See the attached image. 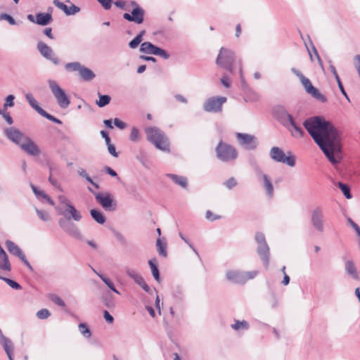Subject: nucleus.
Here are the masks:
<instances>
[{
	"label": "nucleus",
	"mask_w": 360,
	"mask_h": 360,
	"mask_svg": "<svg viewBox=\"0 0 360 360\" xmlns=\"http://www.w3.org/2000/svg\"><path fill=\"white\" fill-rule=\"evenodd\" d=\"M345 271L353 279L359 281V276L357 272L356 267L354 262L352 260L345 261Z\"/></svg>",
	"instance_id": "23"
},
{
	"label": "nucleus",
	"mask_w": 360,
	"mask_h": 360,
	"mask_svg": "<svg viewBox=\"0 0 360 360\" xmlns=\"http://www.w3.org/2000/svg\"><path fill=\"white\" fill-rule=\"evenodd\" d=\"M236 56L233 51L221 47L216 59V64L230 73L234 72Z\"/></svg>",
	"instance_id": "3"
},
{
	"label": "nucleus",
	"mask_w": 360,
	"mask_h": 360,
	"mask_svg": "<svg viewBox=\"0 0 360 360\" xmlns=\"http://www.w3.org/2000/svg\"><path fill=\"white\" fill-rule=\"evenodd\" d=\"M20 148L32 156H38L40 154V150L35 143L29 137L20 146Z\"/></svg>",
	"instance_id": "17"
},
{
	"label": "nucleus",
	"mask_w": 360,
	"mask_h": 360,
	"mask_svg": "<svg viewBox=\"0 0 360 360\" xmlns=\"http://www.w3.org/2000/svg\"><path fill=\"white\" fill-rule=\"evenodd\" d=\"M4 134L8 139L20 147L27 138L22 132L15 127L5 129Z\"/></svg>",
	"instance_id": "11"
},
{
	"label": "nucleus",
	"mask_w": 360,
	"mask_h": 360,
	"mask_svg": "<svg viewBox=\"0 0 360 360\" xmlns=\"http://www.w3.org/2000/svg\"><path fill=\"white\" fill-rule=\"evenodd\" d=\"M159 47L153 44L151 42L145 41L141 44L140 51L146 54L156 55Z\"/></svg>",
	"instance_id": "26"
},
{
	"label": "nucleus",
	"mask_w": 360,
	"mask_h": 360,
	"mask_svg": "<svg viewBox=\"0 0 360 360\" xmlns=\"http://www.w3.org/2000/svg\"><path fill=\"white\" fill-rule=\"evenodd\" d=\"M311 95L316 98V100L321 101V103H326L328 99L326 96L321 93L316 88L315 90L311 94Z\"/></svg>",
	"instance_id": "42"
},
{
	"label": "nucleus",
	"mask_w": 360,
	"mask_h": 360,
	"mask_svg": "<svg viewBox=\"0 0 360 360\" xmlns=\"http://www.w3.org/2000/svg\"><path fill=\"white\" fill-rule=\"evenodd\" d=\"M0 279L4 281L13 289L20 290L22 288L18 283L11 278L0 276Z\"/></svg>",
	"instance_id": "40"
},
{
	"label": "nucleus",
	"mask_w": 360,
	"mask_h": 360,
	"mask_svg": "<svg viewBox=\"0 0 360 360\" xmlns=\"http://www.w3.org/2000/svg\"><path fill=\"white\" fill-rule=\"evenodd\" d=\"M158 253L160 256L166 257L167 256L166 244L162 243L160 238L156 241Z\"/></svg>",
	"instance_id": "39"
},
{
	"label": "nucleus",
	"mask_w": 360,
	"mask_h": 360,
	"mask_svg": "<svg viewBox=\"0 0 360 360\" xmlns=\"http://www.w3.org/2000/svg\"><path fill=\"white\" fill-rule=\"evenodd\" d=\"M95 198L97 202L106 211L112 212L117 208V203L109 193H95Z\"/></svg>",
	"instance_id": "10"
},
{
	"label": "nucleus",
	"mask_w": 360,
	"mask_h": 360,
	"mask_svg": "<svg viewBox=\"0 0 360 360\" xmlns=\"http://www.w3.org/2000/svg\"><path fill=\"white\" fill-rule=\"evenodd\" d=\"M26 101L29 103L31 107L34 109L39 115L44 110L39 105L37 100L31 94H27L25 96Z\"/></svg>",
	"instance_id": "29"
},
{
	"label": "nucleus",
	"mask_w": 360,
	"mask_h": 360,
	"mask_svg": "<svg viewBox=\"0 0 360 360\" xmlns=\"http://www.w3.org/2000/svg\"><path fill=\"white\" fill-rule=\"evenodd\" d=\"M311 221L316 230L321 233L323 231V212L321 207H317L312 211Z\"/></svg>",
	"instance_id": "15"
},
{
	"label": "nucleus",
	"mask_w": 360,
	"mask_h": 360,
	"mask_svg": "<svg viewBox=\"0 0 360 360\" xmlns=\"http://www.w3.org/2000/svg\"><path fill=\"white\" fill-rule=\"evenodd\" d=\"M6 247L11 255H13L18 258L24 254L22 250L11 240H8L6 241Z\"/></svg>",
	"instance_id": "25"
},
{
	"label": "nucleus",
	"mask_w": 360,
	"mask_h": 360,
	"mask_svg": "<svg viewBox=\"0 0 360 360\" xmlns=\"http://www.w3.org/2000/svg\"><path fill=\"white\" fill-rule=\"evenodd\" d=\"M48 83L53 95L56 99L58 105L61 108H67L70 103L69 96L55 80L49 79Z\"/></svg>",
	"instance_id": "5"
},
{
	"label": "nucleus",
	"mask_w": 360,
	"mask_h": 360,
	"mask_svg": "<svg viewBox=\"0 0 360 360\" xmlns=\"http://www.w3.org/2000/svg\"><path fill=\"white\" fill-rule=\"evenodd\" d=\"M236 138L239 141L241 146H244L247 150H255L257 147V141L255 136L244 134L237 133Z\"/></svg>",
	"instance_id": "14"
},
{
	"label": "nucleus",
	"mask_w": 360,
	"mask_h": 360,
	"mask_svg": "<svg viewBox=\"0 0 360 360\" xmlns=\"http://www.w3.org/2000/svg\"><path fill=\"white\" fill-rule=\"evenodd\" d=\"M79 75L81 78L86 82L91 81L96 77V75L91 70L83 65L79 72Z\"/></svg>",
	"instance_id": "27"
},
{
	"label": "nucleus",
	"mask_w": 360,
	"mask_h": 360,
	"mask_svg": "<svg viewBox=\"0 0 360 360\" xmlns=\"http://www.w3.org/2000/svg\"><path fill=\"white\" fill-rule=\"evenodd\" d=\"M108 146V150L110 155H112L115 158L118 157V153L116 151V148L115 145L112 144L111 143L109 144H107Z\"/></svg>",
	"instance_id": "58"
},
{
	"label": "nucleus",
	"mask_w": 360,
	"mask_h": 360,
	"mask_svg": "<svg viewBox=\"0 0 360 360\" xmlns=\"http://www.w3.org/2000/svg\"><path fill=\"white\" fill-rule=\"evenodd\" d=\"M307 39H308V40H309V42L310 46H311V47L312 51L314 52V55L316 56V58H317V60H318V61H319V63L320 66H321V68H323V61H322V60H321V57L319 56V53H318V51H317V50H316V47L314 46V44H313V42H312V41H311V39H310V37H309V35H307Z\"/></svg>",
	"instance_id": "45"
},
{
	"label": "nucleus",
	"mask_w": 360,
	"mask_h": 360,
	"mask_svg": "<svg viewBox=\"0 0 360 360\" xmlns=\"http://www.w3.org/2000/svg\"><path fill=\"white\" fill-rule=\"evenodd\" d=\"M231 328L236 330H239L240 329L247 330L249 328V323L245 320H235V323L231 325Z\"/></svg>",
	"instance_id": "35"
},
{
	"label": "nucleus",
	"mask_w": 360,
	"mask_h": 360,
	"mask_svg": "<svg viewBox=\"0 0 360 360\" xmlns=\"http://www.w3.org/2000/svg\"><path fill=\"white\" fill-rule=\"evenodd\" d=\"M139 139V129L134 127L131 128V134H130V140L131 141H137Z\"/></svg>",
	"instance_id": "49"
},
{
	"label": "nucleus",
	"mask_w": 360,
	"mask_h": 360,
	"mask_svg": "<svg viewBox=\"0 0 360 360\" xmlns=\"http://www.w3.org/2000/svg\"><path fill=\"white\" fill-rule=\"evenodd\" d=\"M78 174L82 177L84 178L89 183L92 182V179L89 176V175L87 174L85 169H80L78 170Z\"/></svg>",
	"instance_id": "57"
},
{
	"label": "nucleus",
	"mask_w": 360,
	"mask_h": 360,
	"mask_svg": "<svg viewBox=\"0 0 360 360\" xmlns=\"http://www.w3.org/2000/svg\"><path fill=\"white\" fill-rule=\"evenodd\" d=\"M274 115L283 127L292 117L283 107L275 108L274 109Z\"/></svg>",
	"instance_id": "20"
},
{
	"label": "nucleus",
	"mask_w": 360,
	"mask_h": 360,
	"mask_svg": "<svg viewBox=\"0 0 360 360\" xmlns=\"http://www.w3.org/2000/svg\"><path fill=\"white\" fill-rule=\"evenodd\" d=\"M79 329L80 333L86 338H90L91 335V330L88 328L87 325L84 323L79 324Z\"/></svg>",
	"instance_id": "41"
},
{
	"label": "nucleus",
	"mask_w": 360,
	"mask_h": 360,
	"mask_svg": "<svg viewBox=\"0 0 360 360\" xmlns=\"http://www.w3.org/2000/svg\"><path fill=\"white\" fill-rule=\"evenodd\" d=\"M104 9L108 10L111 8L112 1V0H97Z\"/></svg>",
	"instance_id": "59"
},
{
	"label": "nucleus",
	"mask_w": 360,
	"mask_h": 360,
	"mask_svg": "<svg viewBox=\"0 0 360 360\" xmlns=\"http://www.w3.org/2000/svg\"><path fill=\"white\" fill-rule=\"evenodd\" d=\"M82 65L79 62L68 63L65 65V68L68 72H79Z\"/></svg>",
	"instance_id": "38"
},
{
	"label": "nucleus",
	"mask_w": 360,
	"mask_h": 360,
	"mask_svg": "<svg viewBox=\"0 0 360 360\" xmlns=\"http://www.w3.org/2000/svg\"><path fill=\"white\" fill-rule=\"evenodd\" d=\"M114 236L117 239V240L122 245H127V240L123 234L121 233L114 231Z\"/></svg>",
	"instance_id": "52"
},
{
	"label": "nucleus",
	"mask_w": 360,
	"mask_h": 360,
	"mask_svg": "<svg viewBox=\"0 0 360 360\" xmlns=\"http://www.w3.org/2000/svg\"><path fill=\"white\" fill-rule=\"evenodd\" d=\"M145 131L147 140L156 148L162 151H169V142L163 131L156 127H149Z\"/></svg>",
	"instance_id": "2"
},
{
	"label": "nucleus",
	"mask_w": 360,
	"mask_h": 360,
	"mask_svg": "<svg viewBox=\"0 0 360 360\" xmlns=\"http://www.w3.org/2000/svg\"><path fill=\"white\" fill-rule=\"evenodd\" d=\"M53 20L51 13H39L36 15L35 23L39 25L45 26Z\"/></svg>",
	"instance_id": "22"
},
{
	"label": "nucleus",
	"mask_w": 360,
	"mask_h": 360,
	"mask_svg": "<svg viewBox=\"0 0 360 360\" xmlns=\"http://www.w3.org/2000/svg\"><path fill=\"white\" fill-rule=\"evenodd\" d=\"M156 56H159L164 59H168L169 58V54L165 50L160 47L158 49Z\"/></svg>",
	"instance_id": "62"
},
{
	"label": "nucleus",
	"mask_w": 360,
	"mask_h": 360,
	"mask_svg": "<svg viewBox=\"0 0 360 360\" xmlns=\"http://www.w3.org/2000/svg\"><path fill=\"white\" fill-rule=\"evenodd\" d=\"M49 298L56 304H57L61 307H65V302L58 295H57L56 294H51L49 296Z\"/></svg>",
	"instance_id": "43"
},
{
	"label": "nucleus",
	"mask_w": 360,
	"mask_h": 360,
	"mask_svg": "<svg viewBox=\"0 0 360 360\" xmlns=\"http://www.w3.org/2000/svg\"><path fill=\"white\" fill-rule=\"evenodd\" d=\"M255 240L257 243V252L260 257L264 266L267 269L269 264V248L266 243L264 235L262 233H257Z\"/></svg>",
	"instance_id": "6"
},
{
	"label": "nucleus",
	"mask_w": 360,
	"mask_h": 360,
	"mask_svg": "<svg viewBox=\"0 0 360 360\" xmlns=\"http://www.w3.org/2000/svg\"><path fill=\"white\" fill-rule=\"evenodd\" d=\"M262 179L264 181V186L266 191V195L271 198L274 195V186L273 184L266 174H262Z\"/></svg>",
	"instance_id": "30"
},
{
	"label": "nucleus",
	"mask_w": 360,
	"mask_h": 360,
	"mask_svg": "<svg viewBox=\"0 0 360 360\" xmlns=\"http://www.w3.org/2000/svg\"><path fill=\"white\" fill-rule=\"evenodd\" d=\"M19 259L23 262V264L28 268V269L30 271H32V272L34 271V269H33L32 266L30 264V262L27 259L25 254H23L22 256H20L19 257Z\"/></svg>",
	"instance_id": "64"
},
{
	"label": "nucleus",
	"mask_w": 360,
	"mask_h": 360,
	"mask_svg": "<svg viewBox=\"0 0 360 360\" xmlns=\"http://www.w3.org/2000/svg\"><path fill=\"white\" fill-rule=\"evenodd\" d=\"M226 278L234 283L244 284L247 281L245 274L237 271H228L226 273Z\"/></svg>",
	"instance_id": "21"
},
{
	"label": "nucleus",
	"mask_w": 360,
	"mask_h": 360,
	"mask_svg": "<svg viewBox=\"0 0 360 360\" xmlns=\"http://www.w3.org/2000/svg\"><path fill=\"white\" fill-rule=\"evenodd\" d=\"M36 212L38 217L44 221H47L49 219V216L47 212L36 209Z\"/></svg>",
	"instance_id": "53"
},
{
	"label": "nucleus",
	"mask_w": 360,
	"mask_h": 360,
	"mask_svg": "<svg viewBox=\"0 0 360 360\" xmlns=\"http://www.w3.org/2000/svg\"><path fill=\"white\" fill-rule=\"evenodd\" d=\"M166 175L167 177L171 179L175 184L181 186L183 188H187L188 179L186 177L174 174H167Z\"/></svg>",
	"instance_id": "24"
},
{
	"label": "nucleus",
	"mask_w": 360,
	"mask_h": 360,
	"mask_svg": "<svg viewBox=\"0 0 360 360\" xmlns=\"http://www.w3.org/2000/svg\"><path fill=\"white\" fill-rule=\"evenodd\" d=\"M2 20L8 21V22L11 25H15L16 24L15 19L11 15L7 13H1L0 15V20Z\"/></svg>",
	"instance_id": "48"
},
{
	"label": "nucleus",
	"mask_w": 360,
	"mask_h": 360,
	"mask_svg": "<svg viewBox=\"0 0 360 360\" xmlns=\"http://www.w3.org/2000/svg\"><path fill=\"white\" fill-rule=\"evenodd\" d=\"M125 273L139 285L144 281L143 278L134 270L127 269Z\"/></svg>",
	"instance_id": "32"
},
{
	"label": "nucleus",
	"mask_w": 360,
	"mask_h": 360,
	"mask_svg": "<svg viewBox=\"0 0 360 360\" xmlns=\"http://www.w3.org/2000/svg\"><path fill=\"white\" fill-rule=\"evenodd\" d=\"M99 100L96 101V105L99 108H103L110 103L111 98L108 95H102L100 93L98 94Z\"/></svg>",
	"instance_id": "36"
},
{
	"label": "nucleus",
	"mask_w": 360,
	"mask_h": 360,
	"mask_svg": "<svg viewBox=\"0 0 360 360\" xmlns=\"http://www.w3.org/2000/svg\"><path fill=\"white\" fill-rule=\"evenodd\" d=\"M104 171L105 172L106 174H109L110 176H111L112 177H115L117 179H120V177L118 176L117 173L113 169H112L110 167H108V166L104 167Z\"/></svg>",
	"instance_id": "56"
},
{
	"label": "nucleus",
	"mask_w": 360,
	"mask_h": 360,
	"mask_svg": "<svg viewBox=\"0 0 360 360\" xmlns=\"http://www.w3.org/2000/svg\"><path fill=\"white\" fill-rule=\"evenodd\" d=\"M40 115H41L42 117L46 118L47 120H49L54 123H56L58 124H62V122L59 119H58L56 117L48 113L46 110H44Z\"/></svg>",
	"instance_id": "44"
},
{
	"label": "nucleus",
	"mask_w": 360,
	"mask_h": 360,
	"mask_svg": "<svg viewBox=\"0 0 360 360\" xmlns=\"http://www.w3.org/2000/svg\"><path fill=\"white\" fill-rule=\"evenodd\" d=\"M217 157L222 162H230L238 157V151L235 147L220 141L216 147Z\"/></svg>",
	"instance_id": "4"
},
{
	"label": "nucleus",
	"mask_w": 360,
	"mask_h": 360,
	"mask_svg": "<svg viewBox=\"0 0 360 360\" xmlns=\"http://www.w3.org/2000/svg\"><path fill=\"white\" fill-rule=\"evenodd\" d=\"M173 295L178 300H183V298H184L183 290L180 287H176L174 290Z\"/></svg>",
	"instance_id": "51"
},
{
	"label": "nucleus",
	"mask_w": 360,
	"mask_h": 360,
	"mask_svg": "<svg viewBox=\"0 0 360 360\" xmlns=\"http://www.w3.org/2000/svg\"><path fill=\"white\" fill-rule=\"evenodd\" d=\"M224 184L229 189H231L233 187H235L237 185V182L236 179L233 177L229 178L227 181H226Z\"/></svg>",
	"instance_id": "55"
},
{
	"label": "nucleus",
	"mask_w": 360,
	"mask_h": 360,
	"mask_svg": "<svg viewBox=\"0 0 360 360\" xmlns=\"http://www.w3.org/2000/svg\"><path fill=\"white\" fill-rule=\"evenodd\" d=\"M51 313L47 309H41L37 312V316L39 319H46L49 318Z\"/></svg>",
	"instance_id": "46"
},
{
	"label": "nucleus",
	"mask_w": 360,
	"mask_h": 360,
	"mask_svg": "<svg viewBox=\"0 0 360 360\" xmlns=\"http://www.w3.org/2000/svg\"><path fill=\"white\" fill-rule=\"evenodd\" d=\"M58 198L60 203L65 205L67 207H68L69 205H72L70 203L69 199L63 195H59Z\"/></svg>",
	"instance_id": "63"
},
{
	"label": "nucleus",
	"mask_w": 360,
	"mask_h": 360,
	"mask_svg": "<svg viewBox=\"0 0 360 360\" xmlns=\"http://www.w3.org/2000/svg\"><path fill=\"white\" fill-rule=\"evenodd\" d=\"M56 210H57L59 214L64 215L66 217L65 219L69 220L72 218L75 221H79L82 219L81 214L79 213V211L76 210L75 206H73L72 205H69V207L65 210V212H61L58 207H56Z\"/></svg>",
	"instance_id": "19"
},
{
	"label": "nucleus",
	"mask_w": 360,
	"mask_h": 360,
	"mask_svg": "<svg viewBox=\"0 0 360 360\" xmlns=\"http://www.w3.org/2000/svg\"><path fill=\"white\" fill-rule=\"evenodd\" d=\"M146 34V30H143L129 43L131 49H136L143 40V36Z\"/></svg>",
	"instance_id": "33"
},
{
	"label": "nucleus",
	"mask_w": 360,
	"mask_h": 360,
	"mask_svg": "<svg viewBox=\"0 0 360 360\" xmlns=\"http://www.w3.org/2000/svg\"><path fill=\"white\" fill-rule=\"evenodd\" d=\"M338 187L345 196L347 199H351L352 198V195L351 193V188L348 184H344L341 181L338 182Z\"/></svg>",
	"instance_id": "34"
},
{
	"label": "nucleus",
	"mask_w": 360,
	"mask_h": 360,
	"mask_svg": "<svg viewBox=\"0 0 360 360\" xmlns=\"http://www.w3.org/2000/svg\"><path fill=\"white\" fill-rule=\"evenodd\" d=\"M227 101L224 96H213L207 99L203 104V110L208 112H220L222 105Z\"/></svg>",
	"instance_id": "8"
},
{
	"label": "nucleus",
	"mask_w": 360,
	"mask_h": 360,
	"mask_svg": "<svg viewBox=\"0 0 360 360\" xmlns=\"http://www.w3.org/2000/svg\"><path fill=\"white\" fill-rule=\"evenodd\" d=\"M70 3V6L65 4L64 3L60 1L59 0H53V4L58 8L62 10L65 15H75L77 13L79 12L80 8L72 4L70 1H68Z\"/></svg>",
	"instance_id": "18"
},
{
	"label": "nucleus",
	"mask_w": 360,
	"mask_h": 360,
	"mask_svg": "<svg viewBox=\"0 0 360 360\" xmlns=\"http://www.w3.org/2000/svg\"><path fill=\"white\" fill-rule=\"evenodd\" d=\"M113 122L115 126L120 129H124L127 127L126 123L118 118H115Z\"/></svg>",
	"instance_id": "60"
},
{
	"label": "nucleus",
	"mask_w": 360,
	"mask_h": 360,
	"mask_svg": "<svg viewBox=\"0 0 360 360\" xmlns=\"http://www.w3.org/2000/svg\"><path fill=\"white\" fill-rule=\"evenodd\" d=\"M103 302L104 304L108 307H110L114 305L111 295H107L105 297H104Z\"/></svg>",
	"instance_id": "61"
},
{
	"label": "nucleus",
	"mask_w": 360,
	"mask_h": 360,
	"mask_svg": "<svg viewBox=\"0 0 360 360\" xmlns=\"http://www.w3.org/2000/svg\"><path fill=\"white\" fill-rule=\"evenodd\" d=\"M300 82L308 94H311L315 90L316 88L312 85L311 81L304 76L300 79Z\"/></svg>",
	"instance_id": "37"
},
{
	"label": "nucleus",
	"mask_w": 360,
	"mask_h": 360,
	"mask_svg": "<svg viewBox=\"0 0 360 360\" xmlns=\"http://www.w3.org/2000/svg\"><path fill=\"white\" fill-rule=\"evenodd\" d=\"M269 155L272 160L277 162H282L290 167L295 165V157L293 155L286 156L282 149L274 146L270 150Z\"/></svg>",
	"instance_id": "9"
},
{
	"label": "nucleus",
	"mask_w": 360,
	"mask_h": 360,
	"mask_svg": "<svg viewBox=\"0 0 360 360\" xmlns=\"http://www.w3.org/2000/svg\"><path fill=\"white\" fill-rule=\"evenodd\" d=\"M148 265L150 266L153 276L155 278V280L157 281H160V276L159 269L157 264V259L155 258L149 259Z\"/></svg>",
	"instance_id": "28"
},
{
	"label": "nucleus",
	"mask_w": 360,
	"mask_h": 360,
	"mask_svg": "<svg viewBox=\"0 0 360 360\" xmlns=\"http://www.w3.org/2000/svg\"><path fill=\"white\" fill-rule=\"evenodd\" d=\"M58 224L60 227L63 229V231L67 233L70 236L76 238L81 239L82 234L77 227V226L72 222L70 221L68 219H60L58 221Z\"/></svg>",
	"instance_id": "12"
},
{
	"label": "nucleus",
	"mask_w": 360,
	"mask_h": 360,
	"mask_svg": "<svg viewBox=\"0 0 360 360\" xmlns=\"http://www.w3.org/2000/svg\"><path fill=\"white\" fill-rule=\"evenodd\" d=\"M37 50L40 54L46 59L51 61L54 65L60 64V59L55 56L52 49L46 44L42 41H39L37 45Z\"/></svg>",
	"instance_id": "13"
},
{
	"label": "nucleus",
	"mask_w": 360,
	"mask_h": 360,
	"mask_svg": "<svg viewBox=\"0 0 360 360\" xmlns=\"http://www.w3.org/2000/svg\"><path fill=\"white\" fill-rule=\"evenodd\" d=\"M90 214L91 217L98 224H103L105 221L106 218L103 215V214L98 210L92 209L90 210Z\"/></svg>",
	"instance_id": "31"
},
{
	"label": "nucleus",
	"mask_w": 360,
	"mask_h": 360,
	"mask_svg": "<svg viewBox=\"0 0 360 360\" xmlns=\"http://www.w3.org/2000/svg\"><path fill=\"white\" fill-rule=\"evenodd\" d=\"M15 96L12 94L8 95L5 100L4 108L6 109L8 107H13L14 105Z\"/></svg>",
	"instance_id": "50"
},
{
	"label": "nucleus",
	"mask_w": 360,
	"mask_h": 360,
	"mask_svg": "<svg viewBox=\"0 0 360 360\" xmlns=\"http://www.w3.org/2000/svg\"><path fill=\"white\" fill-rule=\"evenodd\" d=\"M130 5L134 8L131 13H124L123 18L129 22H134L140 25L144 21L145 11L135 1H131Z\"/></svg>",
	"instance_id": "7"
},
{
	"label": "nucleus",
	"mask_w": 360,
	"mask_h": 360,
	"mask_svg": "<svg viewBox=\"0 0 360 360\" xmlns=\"http://www.w3.org/2000/svg\"><path fill=\"white\" fill-rule=\"evenodd\" d=\"M284 127L286 128L290 132L292 136L295 138H302L304 135V131L293 117L289 120Z\"/></svg>",
	"instance_id": "16"
},
{
	"label": "nucleus",
	"mask_w": 360,
	"mask_h": 360,
	"mask_svg": "<svg viewBox=\"0 0 360 360\" xmlns=\"http://www.w3.org/2000/svg\"><path fill=\"white\" fill-rule=\"evenodd\" d=\"M103 282L112 291L118 295L120 294V292L115 288L114 283L110 279H103Z\"/></svg>",
	"instance_id": "54"
},
{
	"label": "nucleus",
	"mask_w": 360,
	"mask_h": 360,
	"mask_svg": "<svg viewBox=\"0 0 360 360\" xmlns=\"http://www.w3.org/2000/svg\"><path fill=\"white\" fill-rule=\"evenodd\" d=\"M0 115L3 116V117L5 119V120L8 124H13V118L10 115L9 112H6V109H0Z\"/></svg>",
	"instance_id": "47"
},
{
	"label": "nucleus",
	"mask_w": 360,
	"mask_h": 360,
	"mask_svg": "<svg viewBox=\"0 0 360 360\" xmlns=\"http://www.w3.org/2000/svg\"><path fill=\"white\" fill-rule=\"evenodd\" d=\"M303 126L330 162L333 165L339 163L340 160L335 155L341 152V146L334 125L323 117L314 116L306 119Z\"/></svg>",
	"instance_id": "1"
}]
</instances>
